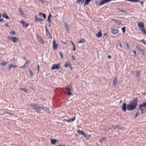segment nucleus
Masks as SVG:
<instances>
[{
    "mask_svg": "<svg viewBox=\"0 0 146 146\" xmlns=\"http://www.w3.org/2000/svg\"><path fill=\"white\" fill-rule=\"evenodd\" d=\"M137 99V98L133 99L132 102L127 105L125 103L123 102L122 104V110L123 111L125 112L127 109L128 111H132L136 109L138 103Z\"/></svg>",
    "mask_w": 146,
    "mask_h": 146,
    "instance_id": "f257e3e1",
    "label": "nucleus"
},
{
    "mask_svg": "<svg viewBox=\"0 0 146 146\" xmlns=\"http://www.w3.org/2000/svg\"><path fill=\"white\" fill-rule=\"evenodd\" d=\"M30 105L38 113L41 112V110H45L46 112H49L48 109L46 107L43 106H40L38 105L34 104H30Z\"/></svg>",
    "mask_w": 146,
    "mask_h": 146,
    "instance_id": "f03ea898",
    "label": "nucleus"
},
{
    "mask_svg": "<svg viewBox=\"0 0 146 146\" xmlns=\"http://www.w3.org/2000/svg\"><path fill=\"white\" fill-rule=\"evenodd\" d=\"M35 19L36 22H39L41 24H43V23H42V21H43L44 19L40 18H38L37 17L36 15L35 16Z\"/></svg>",
    "mask_w": 146,
    "mask_h": 146,
    "instance_id": "7ed1b4c3",
    "label": "nucleus"
},
{
    "mask_svg": "<svg viewBox=\"0 0 146 146\" xmlns=\"http://www.w3.org/2000/svg\"><path fill=\"white\" fill-rule=\"evenodd\" d=\"M77 132L79 134H81L84 137L86 138H88L89 137V135H86L85 134V132L82 130H78Z\"/></svg>",
    "mask_w": 146,
    "mask_h": 146,
    "instance_id": "20e7f679",
    "label": "nucleus"
},
{
    "mask_svg": "<svg viewBox=\"0 0 146 146\" xmlns=\"http://www.w3.org/2000/svg\"><path fill=\"white\" fill-rule=\"evenodd\" d=\"M113 86L116 87L118 84V79L117 78L115 77L113 82Z\"/></svg>",
    "mask_w": 146,
    "mask_h": 146,
    "instance_id": "39448f33",
    "label": "nucleus"
},
{
    "mask_svg": "<svg viewBox=\"0 0 146 146\" xmlns=\"http://www.w3.org/2000/svg\"><path fill=\"white\" fill-rule=\"evenodd\" d=\"M60 64H53L52 67V70H53L54 69H58L59 68Z\"/></svg>",
    "mask_w": 146,
    "mask_h": 146,
    "instance_id": "423d86ee",
    "label": "nucleus"
},
{
    "mask_svg": "<svg viewBox=\"0 0 146 146\" xmlns=\"http://www.w3.org/2000/svg\"><path fill=\"white\" fill-rule=\"evenodd\" d=\"M111 0H101L99 4V5H101L106 3L110 1Z\"/></svg>",
    "mask_w": 146,
    "mask_h": 146,
    "instance_id": "0eeeda50",
    "label": "nucleus"
},
{
    "mask_svg": "<svg viewBox=\"0 0 146 146\" xmlns=\"http://www.w3.org/2000/svg\"><path fill=\"white\" fill-rule=\"evenodd\" d=\"M136 48L138 49L142 54L143 55H145V53L144 50L141 48L139 46L137 45L136 47Z\"/></svg>",
    "mask_w": 146,
    "mask_h": 146,
    "instance_id": "6e6552de",
    "label": "nucleus"
},
{
    "mask_svg": "<svg viewBox=\"0 0 146 146\" xmlns=\"http://www.w3.org/2000/svg\"><path fill=\"white\" fill-rule=\"evenodd\" d=\"M112 127L114 128V129H123L124 128L122 127H121L119 125H112Z\"/></svg>",
    "mask_w": 146,
    "mask_h": 146,
    "instance_id": "1a4fd4ad",
    "label": "nucleus"
},
{
    "mask_svg": "<svg viewBox=\"0 0 146 146\" xmlns=\"http://www.w3.org/2000/svg\"><path fill=\"white\" fill-rule=\"evenodd\" d=\"M138 26L139 28L142 29L144 27V24L142 22H139L138 23Z\"/></svg>",
    "mask_w": 146,
    "mask_h": 146,
    "instance_id": "9d476101",
    "label": "nucleus"
},
{
    "mask_svg": "<svg viewBox=\"0 0 146 146\" xmlns=\"http://www.w3.org/2000/svg\"><path fill=\"white\" fill-rule=\"evenodd\" d=\"M2 16L3 18H5L7 19H9V16H8L6 13L5 12L3 13V14L2 15Z\"/></svg>",
    "mask_w": 146,
    "mask_h": 146,
    "instance_id": "9b49d317",
    "label": "nucleus"
},
{
    "mask_svg": "<svg viewBox=\"0 0 146 146\" xmlns=\"http://www.w3.org/2000/svg\"><path fill=\"white\" fill-rule=\"evenodd\" d=\"M141 71H137L136 73L135 74V76L137 77V78L139 79V80L140 78V75L141 74Z\"/></svg>",
    "mask_w": 146,
    "mask_h": 146,
    "instance_id": "f8f14e48",
    "label": "nucleus"
},
{
    "mask_svg": "<svg viewBox=\"0 0 146 146\" xmlns=\"http://www.w3.org/2000/svg\"><path fill=\"white\" fill-rule=\"evenodd\" d=\"M37 38L38 39V40L40 41L41 43L42 44H44V42L43 40L38 35H37Z\"/></svg>",
    "mask_w": 146,
    "mask_h": 146,
    "instance_id": "ddd939ff",
    "label": "nucleus"
},
{
    "mask_svg": "<svg viewBox=\"0 0 146 146\" xmlns=\"http://www.w3.org/2000/svg\"><path fill=\"white\" fill-rule=\"evenodd\" d=\"M66 90L68 92L67 94L68 95L71 96L73 94H72L71 92H70V91H71V89L70 88H66Z\"/></svg>",
    "mask_w": 146,
    "mask_h": 146,
    "instance_id": "4468645a",
    "label": "nucleus"
},
{
    "mask_svg": "<svg viewBox=\"0 0 146 146\" xmlns=\"http://www.w3.org/2000/svg\"><path fill=\"white\" fill-rule=\"evenodd\" d=\"M145 107L146 108V102H143L142 104H139V108L141 109V108Z\"/></svg>",
    "mask_w": 146,
    "mask_h": 146,
    "instance_id": "2eb2a0df",
    "label": "nucleus"
},
{
    "mask_svg": "<svg viewBox=\"0 0 146 146\" xmlns=\"http://www.w3.org/2000/svg\"><path fill=\"white\" fill-rule=\"evenodd\" d=\"M10 39H11L15 43L16 42L17 40H18L17 38L16 37H11L10 38Z\"/></svg>",
    "mask_w": 146,
    "mask_h": 146,
    "instance_id": "dca6fc26",
    "label": "nucleus"
},
{
    "mask_svg": "<svg viewBox=\"0 0 146 146\" xmlns=\"http://www.w3.org/2000/svg\"><path fill=\"white\" fill-rule=\"evenodd\" d=\"M58 46V45L56 44L55 40H54L53 42V47L54 49H56Z\"/></svg>",
    "mask_w": 146,
    "mask_h": 146,
    "instance_id": "f3484780",
    "label": "nucleus"
},
{
    "mask_svg": "<svg viewBox=\"0 0 146 146\" xmlns=\"http://www.w3.org/2000/svg\"><path fill=\"white\" fill-rule=\"evenodd\" d=\"M119 32V31L117 29H113L111 31V33L114 35L117 34Z\"/></svg>",
    "mask_w": 146,
    "mask_h": 146,
    "instance_id": "a211bd4d",
    "label": "nucleus"
},
{
    "mask_svg": "<svg viewBox=\"0 0 146 146\" xmlns=\"http://www.w3.org/2000/svg\"><path fill=\"white\" fill-rule=\"evenodd\" d=\"M17 66H14L13 65V64H10L9 66V67L8 68V70L9 71H10L11 69L12 68H15Z\"/></svg>",
    "mask_w": 146,
    "mask_h": 146,
    "instance_id": "6ab92c4d",
    "label": "nucleus"
},
{
    "mask_svg": "<svg viewBox=\"0 0 146 146\" xmlns=\"http://www.w3.org/2000/svg\"><path fill=\"white\" fill-rule=\"evenodd\" d=\"M112 20L114 21L115 23H117V24L119 25L121 24V22L119 20L113 19Z\"/></svg>",
    "mask_w": 146,
    "mask_h": 146,
    "instance_id": "aec40b11",
    "label": "nucleus"
},
{
    "mask_svg": "<svg viewBox=\"0 0 146 146\" xmlns=\"http://www.w3.org/2000/svg\"><path fill=\"white\" fill-rule=\"evenodd\" d=\"M22 24L23 27H27V23L25 24V22L23 21L20 22Z\"/></svg>",
    "mask_w": 146,
    "mask_h": 146,
    "instance_id": "412c9836",
    "label": "nucleus"
},
{
    "mask_svg": "<svg viewBox=\"0 0 146 146\" xmlns=\"http://www.w3.org/2000/svg\"><path fill=\"white\" fill-rule=\"evenodd\" d=\"M57 141V140L56 139H51V143L52 144H55Z\"/></svg>",
    "mask_w": 146,
    "mask_h": 146,
    "instance_id": "4be33fe9",
    "label": "nucleus"
},
{
    "mask_svg": "<svg viewBox=\"0 0 146 146\" xmlns=\"http://www.w3.org/2000/svg\"><path fill=\"white\" fill-rule=\"evenodd\" d=\"M8 63L7 62H3L2 61L1 63L0 64V65L4 66L5 65L7 64Z\"/></svg>",
    "mask_w": 146,
    "mask_h": 146,
    "instance_id": "5701e85b",
    "label": "nucleus"
},
{
    "mask_svg": "<svg viewBox=\"0 0 146 146\" xmlns=\"http://www.w3.org/2000/svg\"><path fill=\"white\" fill-rule=\"evenodd\" d=\"M52 15L51 14H50L48 17V21L49 23H50L51 22V21L50 20V19L51 18Z\"/></svg>",
    "mask_w": 146,
    "mask_h": 146,
    "instance_id": "b1692460",
    "label": "nucleus"
},
{
    "mask_svg": "<svg viewBox=\"0 0 146 146\" xmlns=\"http://www.w3.org/2000/svg\"><path fill=\"white\" fill-rule=\"evenodd\" d=\"M65 28L66 31H68L69 29V27L67 23H66L65 25Z\"/></svg>",
    "mask_w": 146,
    "mask_h": 146,
    "instance_id": "393cba45",
    "label": "nucleus"
},
{
    "mask_svg": "<svg viewBox=\"0 0 146 146\" xmlns=\"http://www.w3.org/2000/svg\"><path fill=\"white\" fill-rule=\"evenodd\" d=\"M96 36L98 37V38H100L102 36V33L101 32H98L97 34H96Z\"/></svg>",
    "mask_w": 146,
    "mask_h": 146,
    "instance_id": "a878e982",
    "label": "nucleus"
},
{
    "mask_svg": "<svg viewBox=\"0 0 146 146\" xmlns=\"http://www.w3.org/2000/svg\"><path fill=\"white\" fill-rule=\"evenodd\" d=\"M91 0H86L84 4V5H86L88 4Z\"/></svg>",
    "mask_w": 146,
    "mask_h": 146,
    "instance_id": "bb28decb",
    "label": "nucleus"
},
{
    "mask_svg": "<svg viewBox=\"0 0 146 146\" xmlns=\"http://www.w3.org/2000/svg\"><path fill=\"white\" fill-rule=\"evenodd\" d=\"M39 16L42 15L44 19H45L46 18V15L44 13L43 14L41 13H39Z\"/></svg>",
    "mask_w": 146,
    "mask_h": 146,
    "instance_id": "cd10ccee",
    "label": "nucleus"
},
{
    "mask_svg": "<svg viewBox=\"0 0 146 146\" xmlns=\"http://www.w3.org/2000/svg\"><path fill=\"white\" fill-rule=\"evenodd\" d=\"M84 0H77L76 1V2L77 3H79V4H80V3H81L82 4H83L84 2Z\"/></svg>",
    "mask_w": 146,
    "mask_h": 146,
    "instance_id": "c85d7f7f",
    "label": "nucleus"
},
{
    "mask_svg": "<svg viewBox=\"0 0 146 146\" xmlns=\"http://www.w3.org/2000/svg\"><path fill=\"white\" fill-rule=\"evenodd\" d=\"M47 36L50 39H51L52 38V36L50 33H46Z\"/></svg>",
    "mask_w": 146,
    "mask_h": 146,
    "instance_id": "c756f323",
    "label": "nucleus"
},
{
    "mask_svg": "<svg viewBox=\"0 0 146 146\" xmlns=\"http://www.w3.org/2000/svg\"><path fill=\"white\" fill-rule=\"evenodd\" d=\"M70 66V64L67 62H66L65 65V67L67 68Z\"/></svg>",
    "mask_w": 146,
    "mask_h": 146,
    "instance_id": "7c9ffc66",
    "label": "nucleus"
},
{
    "mask_svg": "<svg viewBox=\"0 0 146 146\" xmlns=\"http://www.w3.org/2000/svg\"><path fill=\"white\" fill-rule=\"evenodd\" d=\"M140 30H141L144 34L146 35V30L144 29V27L143 28H140Z\"/></svg>",
    "mask_w": 146,
    "mask_h": 146,
    "instance_id": "2f4dec72",
    "label": "nucleus"
},
{
    "mask_svg": "<svg viewBox=\"0 0 146 146\" xmlns=\"http://www.w3.org/2000/svg\"><path fill=\"white\" fill-rule=\"evenodd\" d=\"M85 42V39L84 38H82L78 42L79 43H82Z\"/></svg>",
    "mask_w": 146,
    "mask_h": 146,
    "instance_id": "473e14b6",
    "label": "nucleus"
},
{
    "mask_svg": "<svg viewBox=\"0 0 146 146\" xmlns=\"http://www.w3.org/2000/svg\"><path fill=\"white\" fill-rule=\"evenodd\" d=\"M106 138L102 137L100 140V142L101 143H103L104 141V140L106 139Z\"/></svg>",
    "mask_w": 146,
    "mask_h": 146,
    "instance_id": "72a5a7b5",
    "label": "nucleus"
},
{
    "mask_svg": "<svg viewBox=\"0 0 146 146\" xmlns=\"http://www.w3.org/2000/svg\"><path fill=\"white\" fill-rule=\"evenodd\" d=\"M29 72L30 75L31 76V77H32L33 76V75H34L32 71H31L30 70H29Z\"/></svg>",
    "mask_w": 146,
    "mask_h": 146,
    "instance_id": "f704fd0d",
    "label": "nucleus"
},
{
    "mask_svg": "<svg viewBox=\"0 0 146 146\" xmlns=\"http://www.w3.org/2000/svg\"><path fill=\"white\" fill-rule=\"evenodd\" d=\"M19 11H20V12L21 15H22L23 16L24 14V13H23V12L22 11L21 9L20 8H19Z\"/></svg>",
    "mask_w": 146,
    "mask_h": 146,
    "instance_id": "c9c22d12",
    "label": "nucleus"
},
{
    "mask_svg": "<svg viewBox=\"0 0 146 146\" xmlns=\"http://www.w3.org/2000/svg\"><path fill=\"white\" fill-rule=\"evenodd\" d=\"M121 29L123 31V33H124L125 31V27H123L121 28Z\"/></svg>",
    "mask_w": 146,
    "mask_h": 146,
    "instance_id": "e433bc0d",
    "label": "nucleus"
},
{
    "mask_svg": "<svg viewBox=\"0 0 146 146\" xmlns=\"http://www.w3.org/2000/svg\"><path fill=\"white\" fill-rule=\"evenodd\" d=\"M20 90L24 91L26 92H27V89L24 88H20Z\"/></svg>",
    "mask_w": 146,
    "mask_h": 146,
    "instance_id": "4c0bfd02",
    "label": "nucleus"
},
{
    "mask_svg": "<svg viewBox=\"0 0 146 146\" xmlns=\"http://www.w3.org/2000/svg\"><path fill=\"white\" fill-rule=\"evenodd\" d=\"M59 53L60 55L61 58H63V56L62 52H60Z\"/></svg>",
    "mask_w": 146,
    "mask_h": 146,
    "instance_id": "58836bf2",
    "label": "nucleus"
},
{
    "mask_svg": "<svg viewBox=\"0 0 146 146\" xmlns=\"http://www.w3.org/2000/svg\"><path fill=\"white\" fill-rule=\"evenodd\" d=\"M140 41L141 42H143L144 44H145V45L146 44V43L144 39H143L142 40H140Z\"/></svg>",
    "mask_w": 146,
    "mask_h": 146,
    "instance_id": "ea45409f",
    "label": "nucleus"
},
{
    "mask_svg": "<svg viewBox=\"0 0 146 146\" xmlns=\"http://www.w3.org/2000/svg\"><path fill=\"white\" fill-rule=\"evenodd\" d=\"M75 119H76L75 117H73L72 118H70V120L71 121H74L75 120Z\"/></svg>",
    "mask_w": 146,
    "mask_h": 146,
    "instance_id": "a19ab883",
    "label": "nucleus"
},
{
    "mask_svg": "<svg viewBox=\"0 0 146 146\" xmlns=\"http://www.w3.org/2000/svg\"><path fill=\"white\" fill-rule=\"evenodd\" d=\"M10 33L11 34L14 35H15V31H11L10 32Z\"/></svg>",
    "mask_w": 146,
    "mask_h": 146,
    "instance_id": "79ce46f5",
    "label": "nucleus"
},
{
    "mask_svg": "<svg viewBox=\"0 0 146 146\" xmlns=\"http://www.w3.org/2000/svg\"><path fill=\"white\" fill-rule=\"evenodd\" d=\"M46 33H49V32L48 31V30L47 29V27H46Z\"/></svg>",
    "mask_w": 146,
    "mask_h": 146,
    "instance_id": "37998d69",
    "label": "nucleus"
},
{
    "mask_svg": "<svg viewBox=\"0 0 146 146\" xmlns=\"http://www.w3.org/2000/svg\"><path fill=\"white\" fill-rule=\"evenodd\" d=\"M118 10H119L120 11H121V12H123L124 13H126V11H124L123 10H122L120 9H118Z\"/></svg>",
    "mask_w": 146,
    "mask_h": 146,
    "instance_id": "c03bdc74",
    "label": "nucleus"
},
{
    "mask_svg": "<svg viewBox=\"0 0 146 146\" xmlns=\"http://www.w3.org/2000/svg\"><path fill=\"white\" fill-rule=\"evenodd\" d=\"M64 121H66V122H71V120L70 119H68H68H64Z\"/></svg>",
    "mask_w": 146,
    "mask_h": 146,
    "instance_id": "a18cd8bd",
    "label": "nucleus"
},
{
    "mask_svg": "<svg viewBox=\"0 0 146 146\" xmlns=\"http://www.w3.org/2000/svg\"><path fill=\"white\" fill-rule=\"evenodd\" d=\"M119 46L120 48H123V46L122 45L121 43L120 42H119Z\"/></svg>",
    "mask_w": 146,
    "mask_h": 146,
    "instance_id": "49530a36",
    "label": "nucleus"
},
{
    "mask_svg": "<svg viewBox=\"0 0 146 146\" xmlns=\"http://www.w3.org/2000/svg\"><path fill=\"white\" fill-rule=\"evenodd\" d=\"M139 110H141V113L142 114H143V110L142 109V108H141V109H140L139 108Z\"/></svg>",
    "mask_w": 146,
    "mask_h": 146,
    "instance_id": "de8ad7c7",
    "label": "nucleus"
},
{
    "mask_svg": "<svg viewBox=\"0 0 146 146\" xmlns=\"http://www.w3.org/2000/svg\"><path fill=\"white\" fill-rule=\"evenodd\" d=\"M37 70L38 71V72H39V65H37Z\"/></svg>",
    "mask_w": 146,
    "mask_h": 146,
    "instance_id": "09e8293b",
    "label": "nucleus"
},
{
    "mask_svg": "<svg viewBox=\"0 0 146 146\" xmlns=\"http://www.w3.org/2000/svg\"><path fill=\"white\" fill-rule=\"evenodd\" d=\"M37 1L39 2H42L43 3L44 2L42 0H37Z\"/></svg>",
    "mask_w": 146,
    "mask_h": 146,
    "instance_id": "8fccbe9b",
    "label": "nucleus"
},
{
    "mask_svg": "<svg viewBox=\"0 0 146 146\" xmlns=\"http://www.w3.org/2000/svg\"><path fill=\"white\" fill-rule=\"evenodd\" d=\"M126 46H127V48L128 49H129V44H128L127 43H126Z\"/></svg>",
    "mask_w": 146,
    "mask_h": 146,
    "instance_id": "3c124183",
    "label": "nucleus"
},
{
    "mask_svg": "<svg viewBox=\"0 0 146 146\" xmlns=\"http://www.w3.org/2000/svg\"><path fill=\"white\" fill-rule=\"evenodd\" d=\"M108 58L109 59H111V56L110 55H108Z\"/></svg>",
    "mask_w": 146,
    "mask_h": 146,
    "instance_id": "603ef678",
    "label": "nucleus"
},
{
    "mask_svg": "<svg viewBox=\"0 0 146 146\" xmlns=\"http://www.w3.org/2000/svg\"><path fill=\"white\" fill-rule=\"evenodd\" d=\"M133 52L135 54V56H136V51L135 50H133Z\"/></svg>",
    "mask_w": 146,
    "mask_h": 146,
    "instance_id": "864d4df0",
    "label": "nucleus"
},
{
    "mask_svg": "<svg viewBox=\"0 0 146 146\" xmlns=\"http://www.w3.org/2000/svg\"><path fill=\"white\" fill-rule=\"evenodd\" d=\"M5 24L7 27H8L9 28H10V26L7 23Z\"/></svg>",
    "mask_w": 146,
    "mask_h": 146,
    "instance_id": "5fc2aeb1",
    "label": "nucleus"
},
{
    "mask_svg": "<svg viewBox=\"0 0 146 146\" xmlns=\"http://www.w3.org/2000/svg\"><path fill=\"white\" fill-rule=\"evenodd\" d=\"M71 43L73 45V46H75L73 42H71Z\"/></svg>",
    "mask_w": 146,
    "mask_h": 146,
    "instance_id": "6e6d98bb",
    "label": "nucleus"
},
{
    "mask_svg": "<svg viewBox=\"0 0 146 146\" xmlns=\"http://www.w3.org/2000/svg\"><path fill=\"white\" fill-rule=\"evenodd\" d=\"M143 1H141L140 2V4H141V5H143Z\"/></svg>",
    "mask_w": 146,
    "mask_h": 146,
    "instance_id": "4d7b16f0",
    "label": "nucleus"
},
{
    "mask_svg": "<svg viewBox=\"0 0 146 146\" xmlns=\"http://www.w3.org/2000/svg\"><path fill=\"white\" fill-rule=\"evenodd\" d=\"M72 58L73 60H75V58L73 56H72Z\"/></svg>",
    "mask_w": 146,
    "mask_h": 146,
    "instance_id": "13d9d810",
    "label": "nucleus"
},
{
    "mask_svg": "<svg viewBox=\"0 0 146 146\" xmlns=\"http://www.w3.org/2000/svg\"><path fill=\"white\" fill-rule=\"evenodd\" d=\"M75 49H76V48H75V46H73V51H75Z\"/></svg>",
    "mask_w": 146,
    "mask_h": 146,
    "instance_id": "bf43d9fd",
    "label": "nucleus"
},
{
    "mask_svg": "<svg viewBox=\"0 0 146 146\" xmlns=\"http://www.w3.org/2000/svg\"><path fill=\"white\" fill-rule=\"evenodd\" d=\"M3 20V19H0V22L2 21Z\"/></svg>",
    "mask_w": 146,
    "mask_h": 146,
    "instance_id": "052dcab7",
    "label": "nucleus"
},
{
    "mask_svg": "<svg viewBox=\"0 0 146 146\" xmlns=\"http://www.w3.org/2000/svg\"><path fill=\"white\" fill-rule=\"evenodd\" d=\"M26 67V66H23L21 67V68H24V67Z\"/></svg>",
    "mask_w": 146,
    "mask_h": 146,
    "instance_id": "680f3d73",
    "label": "nucleus"
},
{
    "mask_svg": "<svg viewBox=\"0 0 146 146\" xmlns=\"http://www.w3.org/2000/svg\"><path fill=\"white\" fill-rule=\"evenodd\" d=\"M107 35H107V34L105 33L104 34V36H107Z\"/></svg>",
    "mask_w": 146,
    "mask_h": 146,
    "instance_id": "e2e57ef3",
    "label": "nucleus"
},
{
    "mask_svg": "<svg viewBox=\"0 0 146 146\" xmlns=\"http://www.w3.org/2000/svg\"><path fill=\"white\" fill-rule=\"evenodd\" d=\"M137 115H138V114L137 113L136 114H135V118L137 117Z\"/></svg>",
    "mask_w": 146,
    "mask_h": 146,
    "instance_id": "0e129e2a",
    "label": "nucleus"
},
{
    "mask_svg": "<svg viewBox=\"0 0 146 146\" xmlns=\"http://www.w3.org/2000/svg\"><path fill=\"white\" fill-rule=\"evenodd\" d=\"M122 102V100H121L120 102V103H121Z\"/></svg>",
    "mask_w": 146,
    "mask_h": 146,
    "instance_id": "69168bd1",
    "label": "nucleus"
},
{
    "mask_svg": "<svg viewBox=\"0 0 146 146\" xmlns=\"http://www.w3.org/2000/svg\"><path fill=\"white\" fill-rule=\"evenodd\" d=\"M59 145V146H65V145Z\"/></svg>",
    "mask_w": 146,
    "mask_h": 146,
    "instance_id": "338daca9",
    "label": "nucleus"
},
{
    "mask_svg": "<svg viewBox=\"0 0 146 146\" xmlns=\"http://www.w3.org/2000/svg\"><path fill=\"white\" fill-rule=\"evenodd\" d=\"M1 16H2V15H0V19L1 18Z\"/></svg>",
    "mask_w": 146,
    "mask_h": 146,
    "instance_id": "774afa93",
    "label": "nucleus"
}]
</instances>
